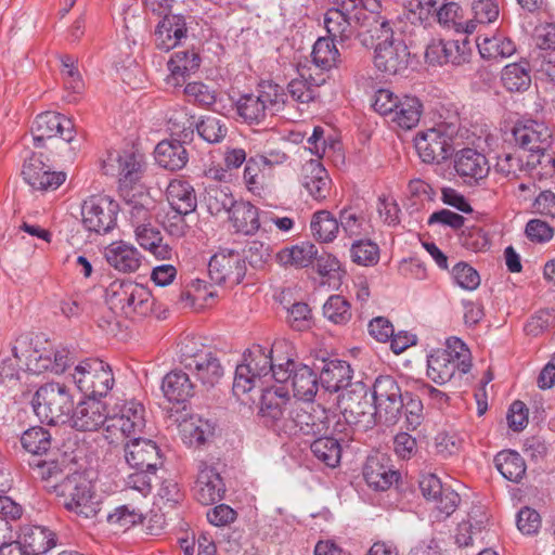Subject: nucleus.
<instances>
[{
	"instance_id": "obj_1",
	"label": "nucleus",
	"mask_w": 555,
	"mask_h": 555,
	"mask_svg": "<svg viewBox=\"0 0 555 555\" xmlns=\"http://www.w3.org/2000/svg\"><path fill=\"white\" fill-rule=\"evenodd\" d=\"M374 25L370 28L372 39H375L374 65L390 76L403 74L410 62V51L401 38L395 37L390 22L380 16H373Z\"/></svg>"
},
{
	"instance_id": "obj_2",
	"label": "nucleus",
	"mask_w": 555,
	"mask_h": 555,
	"mask_svg": "<svg viewBox=\"0 0 555 555\" xmlns=\"http://www.w3.org/2000/svg\"><path fill=\"white\" fill-rule=\"evenodd\" d=\"M379 8L377 0H333V7L324 14L328 37L339 42L350 40L359 27L366 25V11L374 14Z\"/></svg>"
},
{
	"instance_id": "obj_3",
	"label": "nucleus",
	"mask_w": 555,
	"mask_h": 555,
	"mask_svg": "<svg viewBox=\"0 0 555 555\" xmlns=\"http://www.w3.org/2000/svg\"><path fill=\"white\" fill-rule=\"evenodd\" d=\"M59 503L69 513L85 519L95 518L101 512V502L91 481L83 473L73 472L51 486Z\"/></svg>"
},
{
	"instance_id": "obj_4",
	"label": "nucleus",
	"mask_w": 555,
	"mask_h": 555,
	"mask_svg": "<svg viewBox=\"0 0 555 555\" xmlns=\"http://www.w3.org/2000/svg\"><path fill=\"white\" fill-rule=\"evenodd\" d=\"M245 405L256 411L257 420L263 426L282 431L284 412L291 402L288 389L284 386H270L269 383L245 386Z\"/></svg>"
},
{
	"instance_id": "obj_5",
	"label": "nucleus",
	"mask_w": 555,
	"mask_h": 555,
	"mask_svg": "<svg viewBox=\"0 0 555 555\" xmlns=\"http://www.w3.org/2000/svg\"><path fill=\"white\" fill-rule=\"evenodd\" d=\"M106 304L115 313L126 318H143L153 312L154 298L142 284L127 280L112 282L105 292Z\"/></svg>"
},
{
	"instance_id": "obj_6",
	"label": "nucleus",
	"mask_w": 555,
	"mask_h": 555,
	"mask_svg": "<svg viewBox=\"0 0 555 555\" xmlns=\"http://www.w3.org/2000/svg\"><path fill=\"white\" fill-rule=\"evenodd\" d=\"M470 367V351L457 337L448 338L446 348L435 350L427 359V376L438 385L448 383L456 374L462 377Z\"/></svg>"
},
{
	"instance_id": "obj_7",
	"label": "nucleus",
	"mask_w": 555,
	"mask_h": 555,
	"mask_svg": "<svg viewBox=\"0 0 555 555\" xmlns=\"http://www.w3.org/2000/svg\"><path fill=\"white\" fill-rule=\"evenodd\" d=\"M37 417L49 425L66 424L74 408V399L66 385L47 383L38 388L31 400Z\"/></svg>"
},
{
	"instance_id": "obj_8",
	"label": "nucleus",
	"mask_w": 555,
	"mask_h": 555,
	"mask_svg": "<svg viewBox=\"0 0 555 555\" xmlns=\"http://www.w3.org/2000/svg\"><path fill=\"white\" fill-rule=\"evenodd\" d=\"M404 393L390 375L378 376L372 388L375 424L395 425L402 416Z\"/></svg>"
},
{
	"instance_id": "obj_9",
	"label": "nucleus",
	"mask_w": 555,
	"mask_h": 555,
	"mask_svg": "<svg viewBox=\"0 0 555 555\" xmlns=\"http://www.w3.org/2000/svg\"><path fill=\"white\" fill-rule=\"evenodd\" d=\"M73 379L86 398L99 400L106 397L115 384L111 366L100 359H86L77 364Z\"/></svg>"
},
{
	"instance_id": "obj_10",
	"label": "nucleus",
	"mask_w": 555,
	"mask_h": 555,
	"mask_svg": "<svg viewBox=\"0 0 555 555\" xmlns=\"http://www.w3.org/2000/svg\"><path fill=\"white\" fill-rule=\"evenodd\" d=\"M145 427V408L137 400L125 401L117 405V412L108 417L105 439L117 443L119 438L137 437Z\"/></svg>"
},
{
	"instance_id": "obj_11",
	"label": "nucleus",
	"mask_w": 555,
	"mask_h": 555,
	"mask_svg": "<svg viewBox=\"0 0 555 555\" xmlns=\"http://www.w3.org/2000/svg\"><path fill=\"white\" fill-rule=\"evenodd\" d=\"M119 204L106 195H93L81 205L85 229L98 235L112 232L117 225Z\"/></svg>"
},
{
	"instance_id": "obj_12",
	"label": "nucleus",
	"mask_w": 555,
	"mask_h": 555,
	"mask_svg": "<svg viewBox=\"0 0 555 555\" xmlns=\"http://www.w3.org/2000/svg\"><path fill=\"white\" fill-rule=\"evenodd\" d=\"M330 428L328 413L321 405L295 403L283 423L282 431L287 435H324Z\"/></svg>"
},
{
	"instance_id": "obj_13",
	"label": "nucleus",
	"mask_w": 555,
	"mask_h": 555,
	"mask_svg": "<svg viewBox=\"0 0 555 555\" xmlns=\"http://www.w3.org/2000/svg\"><path fill=\"white\" fill-rule=\"evenodd\" d=\"M314 367L287 359L285 363L278 364L274 371V380L278 383H289L294 397L310 402L317 395L319 378Z\"/></svg>"
},
{
	"instance_id": "obj_14",
	"label": "nucleus",
	"mask_w": 555,
	"mask_h": 555,
	"mask_svg": "<svg viewBox=\"0 0 555 555\" xmlns=\"http://www.w3.org/2000/svg\"><path fill=\"white\" fill-rule=\"evenodd\" d=\"M339 406L348 424L363 423L365 427L375 424L374 402L369 398L366 386L357 382L339 396Z\"/></svg>"
},
{
	"instance_id": "obj_15",
	"label": "nucleus",
	"mask_w": 555,
	"mask_h": 555,
	"mask_svg": "<svg viewBox=\"0 0 555 555\" xmlns=\"http://www.w3.org/2000/svg\"><path fill=\"white\" fill-rule=\"evenodd\" d=\"M312 365L319 372V383L328 392H338L348 389L353 371L350 364L337 358H327L325 352L319 351L314 356Z\"/></svg>"
},
{
	"instance_id": "obj_16",
	"label": "nucleus",
	"mask_w": 555,
	"mask_h": 555,
	"mask_svg": "<svg viewBox=\"0 0 555 555\" xmlns=\"http://www.w3.org/2000/svg\"><path fill=\"white\" fill-rule=\"evenodd\" d=\"M415 150L426 164H439L452 153V132L446 133L442 126L421 131L414 139Z\"/></svg>"
},
{
	"instance_id": "obj_17",
	"label": "nucleus",
	"mask_w": 555,
	"mask_h": 555,
	"mask_svg": "<svg viewBox=\"0 0 555 555\" xmlns=\"http://www.w3.org/2000/svg\"><path fill=\"white\" fill-rule=\"evenodd\" d=\"M245 386L270 383L274 379V371L278 370V365L273 364L272 349L254 344L245 350Z\"/></svg>"
},
{
	"instance_id": "obj_18",
	"label": "nucleus",
	"mask_w": 555,
	"mask_h": 555,
	"mask_svg": "<svg viewBox=\"0 0 555 555\" xmlns=\"http://www.w3.org/2000/svg\"><path fill=\"white\" fill-rule=\"evenodd\" d=\"M108 413L105 403L96 398H86L73 408L68 424L78 431H96L107 426Z\"/></svg>"
},
{
	"instance_id": "obj_19",
	"label": "nucleus",
	"mask_w": 555,
	"mask_h": 555,
	"mask_svg": "<svg viewBox=\"0 0 555 555\" xmlns=\"http://www.w3.org/2000/svg\"><path fill=\"white\" fill-rule=\"evenodd\" d=\"M35 146L40 147L46 139L56 135L70 143L75 137L73 121L62 114L44 112L39 114L31 127Z\"/></svg>"
},
{
	"instance_id": "obj_20",
	"label": "nucleus",
	"mask_w": 555,
	"mask_h": 555,
	"mask_svg": "<svg viewBox=\"0 0 555 555\" xmlns=\"http://www.w3.org/2000/svg\"><path fill=\"white\" fill-rule=\"evenodd\" d=\"M243 256L241 251L223 248L216 253L208 263V275L216 284L230 282L240 284L243 280Z\"/></svg>"
},
{
	"instance_id": "obj_21",
	"label": "nucleus",
	"mask_w": 555,
	"mask_h": 555,
	"mask_svg": "<svg viewBox=\"0 0 555 555\" xmlns=\"http://www.w3.org/2000/svg\"><path fill=\"white\" fill-rule=\"evenodd\" d=\"M512 132L515 144L528 154L545 150L553 144L552 131L543 122L531 119L518 121Z\"/></svg>"
},
{
	"instance_id": "obj_22",
	"label": "nucleus",
	"mask_w": 555,
	"mask_h": 555,
	"mask_svg": "<svg viewBox=\"0 0 555 555\" xmlns=\"http://www.w3.org/2000/svg\"><path fill=\"white\" fill-rule=\"evenodd\" d=\"M468 35L462 39L433 41L426 49L425 56L430 63L462 65L468 62L472 48Z\"/></svg>"
},
{
	"instance_id": "obj_23",
	"label": "nucleus",
	"mask_w": 555,
	"mask_h": 555,
	"mask_svg": "<svg viewBox=\"0 0 555 555\" xmlns=\"http://www.w3.org/2000/svg\"><path fill=\"white\" fill-rule=\"evenodd\" d=\"M124 453L127 464L134 469L156 472L162 465L160 450L151 439L133 437L124 444Z\"/></svg>"
},
{
	"instance_id": "obj_24",
	"label": "nucleus",
	"mask_w": 555,
	"mask_h": 555,
	"mask_svg": "<svg viewBox=\"0 0 555 555\" xmlns=\"http://www.w3.org/2000/svg\"><path fill=\"white\" fill-rule=\"evenodd\" d=\"M197 478L194 486V496L203 505H211L222 500L225 486L219 472L205 461L196 463Z\"/></svg>"
},
{
	"instance_id": "obj_25",
	"label": "nucleus",
	"mask_w": 555,
	"mask_h": 555,
	"mask_svg": "<svg viewBox=\"0 0 555 555\" xmlns=\"http://www.w3.org/2000/svg\"><path fill=\"white\" fill-rule=\"evenodd\" d=\"M456 173L468 184H478L490 171L487 157L474 149L459 151L454 158Z\"/></svg>"
},
{
	"instance_id": "obj_26",
	"label": "nucleus",
	"mask_w": 555,
	"mask_h": 555,
	"mask_svg": "<svg viewBox=\"0 0 555 555\" xmlns=\"http://www.w3.org/2000/svg\"><path fill=\"white\" fill-rule=\"evenodd\" d=\"M363 476L369 487L385 491L396 483L400 477L398 470L389 465V459L385 454L369 456Z\"/></svg>"
},
{
	"instance_id": "obj_27",
	"label": "nucleus",
	"mask_w": 555,
	"mask_h": 555,
	"mask_svg": "<svg viewBox=\"0 0 555 555\" xmlns=\"http://www.w3.org/2000/svg\"><path fill=\"white\" fill-rule=\"evenodd\" d=\"M103 169L106 175L118 176L121 183L120 188L127 189L128 184H131L139 180L141 172V163L134 153H111L107 159L104 160Z\"/></svg>"
},
{
	"instance_id": "obj_28",
	"label": "nucleus",
	"mask_w": 555,
	"mask_h": 555,
	"mask_svg": "<svg viewBox=\"0 0 555 555\" xmlns=\"http://www.w3.org/2000/svg\"><path fill=\"white\" fill-rule=\"evenodd\" d=\"M25 555H40L55 546V534L48 528L36 525L21 527L16 539Z\"/></svg>"
},
{
	"instance_id": "obj_29",
	"label": "nucleus",
	"mask_w": 555,
	"mask_h": 555,
	"mask_svg": "<svg viewBox=\"0 0 555 555\" xmlns=\"http://www.w3.org/2000/svg\"><path fill=\"white\" fill-rule=\"evenodd\" d=\"M108 264L122 273H133L139 270L142 262L141 253L124 241L113 242L104 250Z\"/></svg>"
},
{
	"instance_id": "obj_30",
	"label": "nucleus",
	"mask_w": 555,
	"mask_h": 555,
	"mask_svg": "<svg viewBox=\"0 0 555 555\" xmlns=\"http://www.w3.org/2000/svg\"><path fill=\"white\" fill-rule=\"evenodd\" d=\"M185 20L180 14L165 16L155 30V46L158 50L168 52L176 48L182 38L186 37Z\"/></svg>"
},
{
	"instance_id": "obj_31",
	"label": "nucleus",
	"mask_w": 555,
	"mask_h": 555,
	"mask_svg": "<svg viewBox=\"0 0 555 555\" xmlns=\"http://www.w3.org/2000/svg\"><path fill=\"white\" fill-rule=\"evenodd\" d=\"M208 208L212 214L224 210L229 214V221L233 233H241L242 222L238 217L241 203L237 201L229 185L211 190L208 193Z\"/></svg>"
},
{
	"instance_id": "obj_32",
	"label": "nucleus",
	"mask_w": 555,
	"mask_h": 555,
	"mask_svg": "<svg viewBox=\"0 0 555 555\" xmlns=\"http://www.w3.org/2000/svg\"><path fill=\"white\" fill-rule=\"evenodd\" d=\"M201 65V57L194 50L177 51L168 62L170 75L168 83L173 87H181L186 78L195 73Z\"/></svg>"
},
{
	"instance_id": "obj_33",
	"label": "nucleus",
	"mask_w": 555,
	"mask_h": 555,
	"mask_svg": "<svg viewBox=\"0 0 555 555\" xmlns=\"http://www.w3.org/2000/svg\"><path fill=\"white\" fill-rule=\"evenodd\" d=\"M154 153L157 164L171 171L184 168L189 160L186 149L179 140L160 141Z\"/></svg>"
},
{
	"instance_id": "obj_34",
	"label": "nucleus",
	"mask_w": 555,
	"mask_h": 555,
	"mask_svg": "<svg viewBox=\"0 0 555 555\" xmlns=\"http://www.w3.org/2000/svg\"><path fill=\"white\" fill-rule=\"evenodd\" d=\"M162 390L168 401L183 403L194 395V384L185 372L175 370L163 378Z\"/></svg>"
},
{
	"instance_id": "obj_35",
	"label": "nucleus",
	"mask_w": 555,
	"mask_h": 555,
	"mask_svg": "<svg viewBox=\"0 0 555 555\" xmlns=\"http://www.w3.org/2000/svg\"><path fill=\"white\" fill-rule=\"evenodd\" d=\"M330 178L326 169L319 162H310L302 168V186L317 201L326 198L330 191Z\"/></svg>"
},
{
	"instance_id": "obj_36",
	"label": "nucleus",
	"mask_w": 555,
	"mask_h": 555,
	"mask_svg": "<svg viewBox=\"0 0 555 555\" xmlns=\"http://www.w3.org/2000/svg\"><path fill=\"white\" fill-rule=\"evenodd\" d=\"M135 240L139 245L149 250L159 260H169L172 258L173 249L168 243L163 242L160 231L149 223L143 227H138L134 230Z\"/></svg>"
},
{
	"instance_id": "obj_37",
	"label": "nucleus",
	"mask_w": 555,
	"mask_h": 555,
	"mask_svg": "<svg viewBox=\"0 0 555 555\" xmlns=\"http://www.w3.org/2000/svg\"><path fill=\"white\" fill-rule=\"evenodd\" d=\"M166 197L170 208L180 209L182 212H193L197 207L194 188L182 179L170 181L166 189Z\"/></svg>"
},
{
	"instance_id": "obj_38",
	"label": "nucleus",
	"mask_w": 555,
	"mask_h": 555,
	"mask_svg": "<svg viewBox=\"0 0 555 555\" xmlns=\"http://www.w3.org/2000/svg\"><path fill=\"white\" fill-rule=\"evenodd\" d=\"M194 356L192 362H186L185 366L195 371L203 385L214 387L223 375L219 359L212 352Z\"/></svg>"
},
{
	"instance_id": "obj_39",
	"label": "nucleus",
	"mask_w": 555,
	"mask_h": 555,
	"mask_svg": "<svg viewBox=\"0 0 555 555\" xmlns=\"http://www.w3.org/2000/svg\"><path fill=\"white\" fill-rule=\"evenodd\" d=\"M438 22L449 28H453L462 35L473 34L476 29L474 21H463V10L459 3L453 1H444L439 8L433 11Z\"/></svg>"
},
{
	"instance_id": "obj_40",
	"label": "nucleus",
	"mask_w": 555,
	"mask_h": 555,
	"mask_svg": "<svg viewBox=\"0 0 555 555\" xmlns=\"http://www.w3.org/2000/svg\"><path fill=\"white\" fill-rule=\"evenodd\" d=\"M184 443L190 447H201L214 435L215 427L201 416L192 415L179 424Z\"/></svg>"
},
{
	"instance_id": "obj_41",
	"label": "nucleus",
	"mask_w": 555,
	"mask_h": 555,
	"mask_svg": "<svg viewBox=\"0 0 555 555\" xmlns=\"http://www.w3.org/2000/svg\"><path fill=\"white\" fill-rule=\"evenodd\" d=\"M422 112L423 105L417 98L403 95L388 121L395 127L409 130L417 126Z\"/></svg>"
},
{
	"instance_id": "obj_42",
	"label": "nucleus",
	"mask_w": 555,
	"mask_h": 555,
	"mask_svg": "<svg viewBox=\"0 0 555 555\" xmlns=\"http://www.w3.org/2000/svg\"><path fill=\"white\" fill-rule=\"evenodd\" d=\"M476 46L482 59H505L516 52L515 43L507 37L495 34L493 36H478Z\"/></svg>"
},
{
	"instance_id": "obj_43",
	"label": "nucleus",
	"mask_w": 555,
	"mask_h": 555,
	"mask_svg": "<svg viewBox=\"0 0 555 555\" xmlns=\"http://www.w3.org/2000/svg\"><path fill=\"white\" fill-rule=\"evenodd\" d=\"M494 463L501 475L512 482H520L526 475L525 460L514 450L499 452L494 457Z\"/></svg>"
},
{
	"instance_id": "obj_44",
	"label": "nucleus",
	"mask_w": 555,
	"mask_h": 555,
	"mask_svg": "<svg viewBox=\"0 0 555 555\" xmlns=\"http://www.w3.org/2000/svg\"><path fill=\"white\" fill-rule=\"evenodd\" d=\"M318 249L314 244L301 242L292 247L280 250L276 255L278 261L283 266H294L296 268H306L314 258H317Z\"/></svg>"
},
{
	"instance_id": "obj_45",
	"label": "nucleus",
	"mask_w": 555,
	"mask_h": 555,
	"mask_svg": "<svg viewBox=\"0 0 555 555\" xmlns=\"http://www.w3.org/2000/svg\"><path fill=\"white\" fill-rule=\"evenodd\" d=\"M528 173L532 178L547 179L555 173V152L552 146L528 154L526 159Z\"/></svg>"
},
{
	"instance_id": "obj_46",
	"label": "nucleus",
	"mask_w": 555,
	"mask_h": 555,
	"mask_svg": "<svg viewBox=\"0 0 555 555\" xmlns=\"http://www.w3.org/2000/svg\"><path fill=\"white\" fill-rule=\"evenodd\" d=\"M488 521L487 515L481 507L473 509L468 514V520L462 521L455 533V542L459 546H469L473 544L474 537L479 534Z\"/></svg>"
},
{
	"instance_id": "obj_47",
	"label": "nucleus",
	"mask_w": 555,
	"mask_h": 555,
	"mask_svg": "<svg viewBox=\"0 0 555 555\" xmlns=\"http://www.w3.org/2000/svg\"><path fill=\"white\" fill-rule=\"evenodd\" d=\"M120 195L122 196L125 204L129 207V220L134 230H137L138 227L151 223L152 214L145 204L147 201L145 195L142 193L130 195V191L122 188H120Z\"/></svg>"
},
{
	"instance_id": "obj_48",
	"label": "nucleus",
	"mask_w": 555,
	"mask_h": 555,
	"mask_svg": "<svg viewBox=\"0 0 555 555\" xmlns=\"http://www.w3.org/2000/svg\"><path fill=\"white\" fill-rule=\"evenodd\" d=\"M529 64L527 62L508 64L503 68L501 80L511 92L527 90L531 83Z\"/></svg>"
},
{
	"instance_id": "obj_49",
	"label": "nucleus",
	"mask_w": 555,
	"mask_h": 555,
	"mask_svg": "<svg viewBox=\"0 0 555 555\" xmlns=\"http://www.w3.org/2000/svg\"><path fill=\"white\" fill-rule=\"evenodd\" d=\"M37 477L42 481H46L47 488L51 489V486L55 482H60L65 476L68 468V464L65 459L60 460H41L37 459L29 462Z\"/></svg>"
},
{
	"instance_id": "obj_50",
	"label": "nucleus",
	"mask_w": 555,
	"mask_h": 555,
	"mask_svg": "<svg viewBox=\"0 0 555 555\" xmlns=\"http://www.w3.org/2000/svg\"><path fill=\"white\" fill-rule=\"evenodd\" d=\"M313 455L328 467H336L340 463L341 447L337 439L320 437L310 446Z\"/></svg>"
},
{
	"instance_id": "obj_51",
	"label": "nucleus",
	"mask_w": 555,
	"mask_h": 555,
	"mask_svg": "<svg viewBox=\"0 0 555 555\" xmlns=\"http://www.w3.org/2000/svg\"><path fill=\"white\" fill-rule=\"evenodd\" d=\"M22 447L33 455H42L51 449L52 437L49 430L35 426L25 430L21 437Z\"/></svg>"
},
{
	"instance_id": "obj_52",
	"label": "nucleus",
	"mask_w": 555,
	"mask_h": 555,
	"mask_svg": "<svg viewBox=\"0 0 555 555\" xmlns=\"http://www.w3.org/2000/svg\"><path fill=\"white\" fill-rule=\"evenodd\" d=\"M311 232L321 242H332L339 230L338 220L327 210L317 211L310 223Z\"/></svg>"
},
{
	"instance_id": "obj_53",
	"label": "nucleus",
	"mask_w": 555,
	"mask_h": 555,
	"mask_svg": "<svg viewBox=\"0 0 555 555\" xmlns=\"http://www.w3.org/2000/svg\"><path fill=\"white\" fill-rule=\"evenodd\" d=\"M271 166V162L262 155L250 157L245 164V182L248 191L260 196L263 184V170Z\"/></svg>"
},
{
	"instance_id": "obj_54",
	"label": "nucleus",
	"mask_w": 555,
	"mask_h": 555,
	"mask_svg": "<svg viewBox=\"0 0 555 555\" xmlns=\"http://www.w3.org/2000/svg\"><path fill=\"white\" fill-rule=\"evenodd\" d=\"M331 37H321L313 44L312 62L321 69H330L336 65L339 52Z\"/></svg>"
},
{
	"instance_id": "obj_55",
	"label": "nucleus",
	"mask_w": 555,
	"mask_h": 555,
	"mask_svg": "<svg viewBox=\"0 0 555 555\" xmlns=\"http://www.w3.org/2000/svg\"><path fill=\"white\" fill-rule=\"evenodd\" d=\"M323 315L334 324L344 325L351 319V306L340 295H332L323 305Z\"/></svg>"
},
{
	"instance_id": "obj_56",
	"label": "nucleus",
	"mask_w": 555,
	"mask_h": 555,
	"mask_svg": "<svg viewBox=\"0 0 555 555\" xmlns=\"http://www.w3.org/2000/svg\"><path fill=\"white\" fill-rule=\"evenodd\" d=\"M198 135L210 144L221 142L227 135V127L221 120L214 116H204L196 124Z\"/></svg>"
},
{
	"instance_id": "obj_57",
	"label": "nucleus",
	"mask_w": 555,
	"mask_h": 555,
	"mask_svg": "<svg viewBox=\"0 0 555 555\" xmlns=\"http://www.w3.org/2000/svg\"><path fill=\"white\" fill-rule=\"evenodd\" d=\"M274 102L269 92L261 91L258 95L245 94V122H259L266 115L267 104Z\"/></svg>"
},
{
	"instance_id": "obj_58",
	"label": "nucleus",
	"mask_w": 555,
	"mask_h": 555,
	"mask_svg": "<svg viewBox=\"0 0 555 555\" xmlns=\"http://www.w3.org/2000/svg\"><path fill=\"white\" fill-rule=\"evenodd\" d=\"M106 521L112 526L127 530L141 524L143 521V514L131 505H120L113 513L107 514Z\"/></svg>"
},
{
	"instance_id": "obj_59",
	"label": "nucleus",
	"mask_w": 555,
	"mask_h": 555,
	"mask_svg": "<svg viewBox=\"0 0 555 555\" xmlns=\"http://www.w3.org/2000/svg\"><path fill=\"white\" fill-rule=\"evenodd\" d=\"M495 170L509 179H516L521 172H528L524 156L517 153H505L498 156Z\"/></svg>"
},
{
	"instance_id": "obj_60",
	"label": "nucleus",
	"mask_w": 555,
	"mask_h": 555,
	"mask_svg": "<svg viewBox=\"0 0 555 555\" xmlns=\"http://www.w3.org/2000/svg\"><path fill=\"white\" fill-rule=\"evenodd\" d=\"M351 259L360 266H373L378 262L379 248L370 240L358 241L350 249Z\"/></svg>"
},
{
	"instance_id": "obj_61",
	"label": "nucleus",
	"mask_w": 555,
	"mask_h": 555,
	"mask_svg": "<svg viewBox=\"0 0 555 555\" xmlns=\"http://www.w3.org/2000/svg\"><path fill=\"white\" fill-rule=\"evenodd\" d=\"M191 212H182L180 209L170 208L160 220L162 227L168 235L175 238H181L186 235L190 227L185 221V216Z\"/></svg>"
},
{
	"instance_id": "obj_62",
	"label": "nucleus",
	"mask_w": 555,
	"mask_h": 555,
	"mask_svg": "<svg viewBox=\"0 0 555 555\" xmlns=\"http://www.w3.org/2000/svg\"><path fill=\"white\" fill-rule=\"evenodd\" d=\"M61 73L65 88L72 90L74 93H80L85 88V83L77 68V59L73 55H63L61 57Z\"/></svg>"
},
{
	"instance_id": "obj_63",
	"label": "nucleus",
	"mask_w": 555,
	"mask_h": 555,
	"mask_svg": "<svg viewBox=\"0 0 555 555\" xmlns=\"http://www.w3.org/2000/svg\"><path fill=\"white\" fill-rule=\"evenodd\" d=\"M20 361L17 346H13L10 351H0V383L18 379Z\"/></svg>"
},
{
	"instance_id": "obj_64",
	"label": "nucleus",
	"mask_w": 555,
	"mask_h": 555,
	"mask_svg": "<svg viewBox=\"0 0 555 555\" xmlns=\"http://www.w3.org/2000/svg\"><path fill=\"white\" fill-rule=\"evenodd\" d=\"M403 404L402 414L405 420V428L414 430L422 424L424 418L423 403L417 396L411 392H404Z\"/></svg>"
}]
</instances>
